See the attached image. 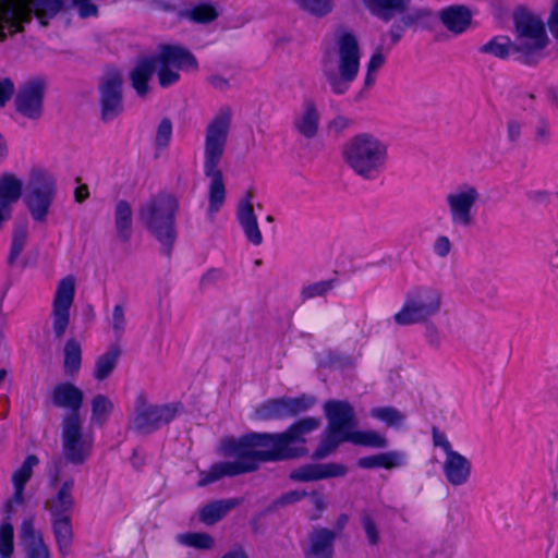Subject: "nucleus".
Instances as JSON below:
<instances>
[{"mask_svg":"<svg viewBox=\"0 0 558 558\" xmlns=\"http://www.w3.org/2000/svg\"><path fill=\"white\" fill-rule=\"evenodd\" d=\"M320 424L318 418L307 417L291 425L280 434H248L240 438L226 437L220 442L225 457L235 458L214 464L207 473H202L199 486L215 482L223 476H235L253 472L259 463L280 461L301 456L304 449L292 448L296 442H304L303 435L314 430Z\"/></svg>","mask_w":558,"mask_h":558,"instance_id":"obj_1","label":"nucleus"},{"mask_svg":"<svg viewBox=\"0 0 558 558\" xmlns=\"http://www.w3.org/2000/svg\"><path fill=\"white\" fill-rule=\"evenodd\" d=\"M62 0H0V41L9 34L23 31V24L32 20L34 13L41 25H47L46 17L57 14Z\"/></svg>","mask_w":558,"mask_h":558,"instance_id":"obj_2","label":"nucleus"},{"mask_svg":"<svg viewBox=\"0 0 558 558\" xmlns=\"http://www.w3.org/2000/svg\"><path fill=\"white\" fill-rule=\"evenodd\" d=\"M177 207V199L172 195L160 193L150 197L138 210L142 223L165 245H170L174 238L173 218Z\"/></svg>","mask_w":558,"mask_h":558,"instance_id":"obj_3","label":"nucleus"},{"mask_svg":"<svg viewBox=\"0 0 558 558\" xmlns=\"http://www.w3.org/2000/svg\"><path fill=\"white\" fill-rule=\"evenodd\" d=\"M157 64H165L180 70L183 68H195L196 60L190 51L182 47L161 46L156 57L140 60L130 73L132 86L140 96L147 94V82Z\"/></svg>","mask_w":558,"mask_h":558,"instance_id":"obj_4","label":"nucleus"},{"mask_svg":"<svg viewBox=\"0 0 558 558\" xmlns=\"http://www.w3.org/2000/svg\"><path fill=\"white\" fill-rule=\"evenodd\" d=\"M336 56L338 74L329 80L337 94L345 90L347 84L352 82L360 68V46L357 38L350 32L341 31L336 37Z\"/></svg>","mask_w":558,"mask_h":558,"instance_id":"obj_5","label":"nucleus"},{"mask_svg":"<svg viewBox=\"0 0 558 558\" xmlns=\"http://www.w3.org/2000/svg\"><path fill=\"white\" fill-rule=\"evenodd\" d=\"M386 154V147L378 141L360 135L354 137L344 150L349 166L362 177H368L377 167V162Z\"/></svg>","mask_w":558,"mask_h":558,"instance_id":"obj_6","label":"nucleus"},{"mask_svg":"<svg viewBox=\"0 0 558 558\" xmlns=\"http://www.w3.org/2000/svg\"><path fill=\"white\" fill-rule=\"evenodd\" d=\"M517 44L515 49L530 54L544 49L548 44V37L541 17L520 9L514 13Z\"/></svg>","mask_w":558,"mask_h":558,"instance_id":"obj_7","label":"nucleus"},{"mask_svg":"<svg viewBox=\"0 0 558 558\" xmlns=\"http://www.w3.org/2000/svg\"><path fill=\"white\" fill-rule=\"evenodd\" d=\"M82 425L80 413H69L63 420L62 451L73 464L84 463L92 449V440L83 436Z\"/></svg>","mask_w":558,"mask_h":558,"instance_id":"obj_8","label":"nucleus"},{"mask_svg":"<svg viewBox=\"0 0 558 558\" xmlns=\"http://www.w3.org/2000/svg\"><path fill=\"white\" fill-rule=\"evenodd\" d=\"M177 412V404H151L145 398L138 397L130 428L137 432L151 430L161 423L170 422Z\"/></svg>","mask_w":558,"mask_h":558,"instance_id":"obj_9","label":"nucleus"},{"mask_svg":"<svg viewBox=\"0 0 558 558\" xmlns=\"http://www.w3.org/2000/svg\"><path fill=\"white\" fill-rule=\"evenodd\" d=\"M366 9L384 22L401 17L404 26H410L430 15L427 10H409L410 0H362Z\"/></svg>","mask_w":558,"mask_h":558,"instance_id":"obj_10","label":"nucleus"},{"mask_svg":"<svg viewBox=\"0 0 558 558\" xmlns=\"http://www.w3.org/2000/svg\"><path fill=\"white\" fill-rule=\"evenodd\" d=\"M231 122V113L223 111L217 114L206 129L205 168H216L223 155Z\"/></svg>","mask_w":558,"mask_h":558,"instance_id":"obj_11","label":"nucleus"},{"mask_svg":"<svg viewBox=\"0 0 558 558\" xmlns=\"http://www.w3.org/2000/svg\"><path fill=\"white\" fill-rule=\"evenodd\" d=\"M433 444L445 452L442 469L448 482L456 486L464 484L471 473V464L468 459L454 451L445 435L439 434L435 427L433 428Z\"/></svg>","mask_w":558,"mask_h":558,"instance_id":"obj_12","label":"nucleus"},{"mask_svg":"<svg viewBox=\"0 0 558 558\" xmlns=\"http://www.w3.org/2000/svg\"><path fill=\"white\" fill-rule=\"evenodd\" d=\"M76 279L69 275L62 278L56 288L52 302L53 330L58 338L62 337L70 323V308L74 302Z\"/></svg>","mask_w":558,"mask_h":558,"instance_id":"obj_13","label":"nucleus"},{"mask_svg":"<svg viewBox=\"0 0 558 558\" xmlns=\"http://www.w3.org/2000/svg\"><path fill=\"white\" fill-rule=\"evenodd\" d=\"M44 84L31 81L22 86L15 97L17 112L28 119H38L41 114Z\"/></svg>","mask_w":558,"mask_h":558,"instance_id":"obj_14","label":"nucleus"},{"mask_svg":"<svg viewBox=\"0 0 558 558\" xmlns=\"http://www.w3.org/2000/svg\"><path fill=\"white\" fill-rule=\"evenodd\" d=\"M440 300L437 298L429 303H425L414 298H409L402 308L395 314L393 319L398 325H413L423 323L438 311Z\"/></svg>","mask_w":558,"mask_h":558,"instance_id":"obj_15","label":"nucleus"},{"mask_svg":"<svg viewBox=\"0 0 558 558\" xmlns=\"http://www.w3.org/2000/svg\"><path fill=\"white\" fill-rule=\"evenodd\" d=\"M122 76L117 72H108L101 84L102 118L109 119L118 113L121 107Z\"/></svg>","mask_w":558,"mask_h":558,"instance_id":"obj_16","label":"nucleus"},{"mask_svg":"<svg viewBox=\"0 0 558 558\" xmlns=\"http://www.w3.org/2000/svg\"><path fill=\"white\" fill-rule=\"evenodd\" d=\"M336 531L315 526L307 535L306 558H332Z\"/></svg>","mask_w":558,"mask_h":558,"instance_id":"obj_17","label":"nucleus"},{"mask_svg":"<svg viewBox=\"0 0 558 558\" xmlns=\"http://www.w3.org/2000/svg\"><path fill=\"white\" fill-rule=\"evenodd\" d=\"M329 428L341 433H350L355 424L354 411L347 401H328L324 405Z\"/></svg>","mask_w":558,"mask_h":558,"instance_id":"obj_18","label":"nucleus"},{"mask_svg":"<svg viewBox=\"0 0 558 558\" xmlns=\"http://www.w3.org/2000/svg\"><path fill=\"white\" fill-rule=\"evenodd\" d=\"M345 473L347 466L340 463L306 464L291 472L290 478L299 482H311L343 476Z\"/></svg>","mask_w":558,"mask_h":558,"instance_id":"obj_19","label":"nucleus"},{"mask_svg":"<svg viewBox=\"0 0 558 558\" xmlns=\"http://www.w3.org/2000/svg\"><path fill=\"white\" fill-rule=\"evenodd\" d=\"M477 191L469 187L465 191L448 195V204L454 220L468 226L471 222L470 210L477 199Z\"/></svg>","mask_w":558,"mask_h":558,"instance_id":"obj_20","label":"nucleus"},{"mask_svg":"<svg viewBox=\"0 0 558 558\" xmlns=\"http://www.w3.org/2000/svg\"><path fill=\"white\" fill-rule=\"evenodd\" d=\"M240 498L213 500L198 510V519L206 525H213L223 519L229 511L239 507Z\"/></svg>","mask_w":558,"mask_h":558,"instance_id":"obj_21","label":"nucleus"},{"mask_svg":"<svg viewBox=\"0 0 558 558\" xmlns=\"http://www.w3.org/2000/svg\"><path fill=\"white\" fill-rule=\"evenodd\" d=\"M21 539L27 558H49V551L41 535L33 526L32 520H25L21 526Z\"/></svg>","mask_w":558,"mask_h":558,"instance_id":"obj_22","label":"nucleus"},{"mask_svg":"<svg viewBox=\"0 0 558 558\" xmlns=\"http://www.w3.org/2000/svg\"><path fill=\"white\" fill-rule=\"evenodd\" d=\"M37 464L38 458L34 454H29L26 457L22 465L14 472L12 476L14 494L12 498L8 501L7 507L9 508V510H11L14 505L23 504L24 485L31 478L33 474V469Z\"/></svg>","mask_w":558,"mask_h":558,"instance_id":"obj_23","label":"nucleus"},{"mask_svg":"<svg viewBox=\"0 0 558 558\" xmlns=\"http://www.w3.org/2000/svg\"><path fill=\"white\" fill-rule=\"evenodd\" d=\"M22 186V181L13 174L0 178V225L5 219L9 206L20 198Z\"/></svg>","mask_w":558,"mask_h":558,"instance_id":"obj_24","label":"nucleus"},{"mask_svg":"<svg viewBox=\"0 0 558 558\" xmlns=\"http://www.w3.org/2000/svg\"><path fill=\"white\" fill-rule=\"evenodd\" d=\"M251 197V193H247L246 198L240 203L238 217L247 239L255 245H258L262 243V233L257 226Z\"/></svg>","mask_w":558,"mask_h":558,"instance_id":"obj_25","label":"nucleus"},{"mask_svg":"<svg viewBox=\"0 0 558 558\" xmlns=\"http://www.w3.org/2000/svg\"><path fill=\"white\" fill-rule=\"evenodd\" d=\"M53 402L59 407L70 408L71 413H78L83 402V392L70 383L61 384L53 390Z\"/></svg>","mask_w":558,"mask_h":558,"instance_id":"obj_26","label":"nucleus"},{"mask_svg":"<svg viewBox=\"0 0 558 558\" xmlns=\"http://www.w3.org/2000/svg\"><path fill=\"white\" fill-rule=\"evenodd\" d=\"M440 20L451 32L459 34L471 23V12L464 7H450L441 11Z\"/></svg>","mask_w":558,"mask_h":558,"instance_id":"obj_27","label":"nucleus"},{"mask_svg":"<svg viewBox=\"0 0 558 558\" xmlns=\"http://www.w3.org/2000/svg\"><path fill=\"white\" fill-rule=\"evenodd\" d=\"M74 485L73 480H66L59 488L56 497L47 500L46 508L52 515L65 514L74 505L71 490Z\"/></svg>","mask_w":558,"mask_h":558,"instance_id":"obj_28","label":"nucleus"},{"mask_svg":"<svg viewBox=\"0 0 558 558\" xmlns=\"http://www.w3.org/2000/svg\"><path fill=\"white\" fill-rule=\"evenodd\" d=\"M205 173L211 179L209 185V211H217L225 202L226 189L222 172L216 168H205Z\"/></svg>","mask_w":558,"mask_h":558,"instance_id":"obj_29","label":"nucleus"},{"mask_svg":"<svg viewBox=\"0 0 558 558\" xmlns=\"http://www.w3.org/2000/svg\"><path fill=\"white\" fill-rule=\"evenodd\" d=\"M52 517L53 534L60 551L64 554V550L68 548L73 538L71 519L66 514H59Z\"/></svg>","mask_w":558,"mask_h":558,"instance_id":"obj_30","label":"nucleus"},{"mask_svg":"<svg viewBox=\"0 0 558 558\" xmlns=\"http://www.w3.org/2000/svg\"><path fill=\"white\" fill-rule=\"evenodd\" d=\"M342 441H347L345 433L327 427L322 436L318 447L313 453V459L318 460L325 458L335 451Z\"/></svg>","mask_w":558,"mask_h":558,"instance_id":"obj_31","label":"nucleus"},{"mask_svg":"<svg viewBox=\"0 0 558 558\" xmlns=\"http://www.w3.org/2000/svg\"><path fill=\"white\" fill-rule=\"evenodd\" d=\"M51 194L26 193V204L32 217L39 222L45 221L49 206L52 201Z\"/></svg>","mask_w":558,"mask_h":558,"instance_id":"obj_32","label":"nucleus"},{"mask_svg":"<svg viewBox=\"0 0 558 558\" xmlns=\"http://www.w3.org/2000/svg\"><path fill=\"white\" fill-rule=\"evenodd\" d=\"M132 208L125 201H120L116 207V228L121 241L126 242L131 236Z\"/></svg>","mask_w":558,"mask_h":558,"instance_id":"obj_33","label":"nucleus"},{"mask_svg":"<svg viewBox=\"0 0 558 558\" xmlns=\"http://www.w3.org/2000/svg\"><path fill=\"white\" fill-rule=\"evenodd\" d=\"M120 354V348L114 345L97 359L94 372V376L97 380L101 381L111 374L117 365Z\"/></svg>","mask_w":558,"mask_h":558,"instance_id":"obj_34","label":"nucleus"},{"mask_svg":"<svg viewBox=\"0 0 558 558\" xmlns=\"http://www.w3.org/2000/svg\"><path fill=\"white\" fill-rule=\"evenodd\" d=\"M345 438L347 441L360 446L384 448L387 445L386 438L375 430H351L350 433H345Z\"/></svg>","mask_w":558,"mask_h":558,"instance_id":"obj_35","label":"nucleus"},{"mask_svg":"<svg viewBox=\"0 0 558 558\" xmlns=\"http://www.w3.org/2000/svg\"><path fill=\"white\" fill-rule=\"evenodd\" d=\"M318 112L313 104H306L300 120L296 123L299 132L305 137H313L318 130Z\"/></svg>","mask_w":558,"mask_h":558,"instance_id":"obj_36","label":"nucleus"},{"mask_svg":"<svg viewBox=\"0 0 558 558\" xmlns=\"http://www.w3.org/2000/svg\"><path fill=\"white\" fill-rule=\"evenodd\" d=\"M27 193L53 195V180L46 172L34 169L27 182Z\"/></svg>","mask_w":558,"mask_h":558,"instance_id":"obj_37","label":"nucleus"},{"mask_svg":"<svg viewBox=\"0 0 558 558\" xmlns=\"http://www.w3.org/2000/svg\"><path fill=\"white\" fill-rule=\"evenodd\" d=\"M400 456L397 452H385L371 457L361 458L357 461L360 468L372 469L376 466H384L392 469L398 465Z\"/></svg>","mask_w":558,"mask_h":558,"instance_id":"obj_38","label":"nucleus"},{"mask_svg":"<svg viewBox=\"0 0 558 558\" xmlns=\"http://www.w3.org/2000/svg\"><path fill=\"white\" fill-rule=\"evenodd\" d=\"M179 543L196 548L211 549L215 546V538L205 532H190L178 535Z\"/></svg>","mask_w":558,"mask_h":558,"instance_id":"obj_39","label":"nucleus"},{"mask_svg":"<svg viewBox=\"0 0 558 558\" xmlns=\"http://www.w3.org/2000/svg\"><path fill=\"white\" fill-rule=\"evenodd\" d=\"M82 350L80 343L74 339H69L64 345V369L65 373L73 375L81 367Z\"/></svg>","mask_w":558,"mask_h":558,"instance_id":"obj_40","label":"nucleus"},{"mask_svg":"<svg viewBox=\"0 0 558 558\" xmlns=\"http://www.w3.org/2000/svg\"><path fill=\"white\" fill-rule=\"evenodd\" d=\"M371 415L389 427L400 426L404 420V415L392 407L374 408L371 411Z\"/></svg>","mask_w":558,"mask_h":558,"instance_id":"obj_41","label":"nucleus"},{"mask_svg":"<svg viewBox=\"0 0 558 558\" xmlns=\"http://www.w3.org/2000/svg\"><path fill=\"white\" fill-rule=\"evenodd\" d=\"M256 415L262 420H270L287 415L283 399L266 401L257 408Z\"/></svg>","mask_w":558,"mask_h":558,"instance_id":"obj_42","label":"nucleus"},{"mask_svg":"<svg viewBox=\"0 0 558 558\" xmlns=\"http://www.w3.org/2000/svg\"><path fill=\"white\" fill-rule=\"evenodd\" d=\"M113 409V403L104 395H97L92 400V420L104 423L106 416Z\"/></svg>","mask_w":558,"mask_h":558,"instance_id":"obj_43","label":"nucleus"},{"mask_svg":"<svg viewBox=\"0 0 558 558\" xmlns=\"http://www.w3.org/2000/svg\"><path fill=\"white\" fill-rule=\"evenodd\" d=\"M298 4L315 16H324L332 9L331 0H296Z\"/></svg>","mask_w":558,"mask_h":558,"instance_id":"obj_44","label":"nucleus"},{"mask_svg":"<svg viewBox=\"0 0 558 558\" xmlns=\"http://www.w3.org/2000/svg\"><path fill=\"white\" fill-rule=\"evenodd\" d=\"M13 551V526L3 523L0 527V558H10Z\"/></svg>","mask_w":558,"mask_h":558,"instance_id":"obj_45","label":"nucleus"},{"mask_svg":"<svg viewBox=\"0 0 558 558\" xmlns=\"http://www.w3.org/2000/svg\"><path fill=\"white\" fill-rule=\"evenodd\" d=\"M287 415H296L306 411L313 403L314 399L310 397H300L294 399H283Z\"/></svg>","mask_w":558,"mask_h":558,"instance_id":"obj_46","label":"nucleus"},{"mask_svg":"<svg viewBox=\"0 0 558 558\" xmlns=\"http://www.w3.org/2000/svg\"><path fill=\"white\" fill-rule=\"evenodd\" d=\"M186 15L196 23H208L217 17V12L210 5H199L190 10Z\"/></svg>","mask_w":558,"mask_h":558,"instance_id":"obj_47","label":"nucleus"},{"mask_svg":"<svg viewBox=\"0 0 558 558\" xmlns=\"http://www.w3.org/2000/svg\"><path fill=\"white\" fill-rule=\"evenodd\" d=\"M511 47L512 44L508 39L505 43H500L497 39H493L489 43L482 46L481 51L483 53H492L497 58L504 59L509 54Z\"/></svg>","mask_w":558,"mask_h":558,"instance_id":"obj_48","label":"nucleus"},{"mask_svg":"<svg viewBox=\"0 0 558 558\" xmlns=\"http://www.w3.org/2000/svg\"><path fill=\"white\" fill-rule=\"evenodd\" d=\"M362 525L365 531L367 542L371 546H376L379 543V531L375 520L369 513L362 514Z\"/></svg>","mask_w":558,"mask_h":558,"instance_id":"obj_49","label":"nucleus"},{"mask_svg":"<svg viewBox=\"0 0 558 558\" xmlns=\"http://www.w3.org/2000/svg\"><path fill=\"white\" fill-rule=\"evenodd\" d=\"M311 499V502L315 509L313 513H311L310 519L312 521H317L320 519L322 513L327 509L328 502L324 494L317 490H313L307 494Z\"/></svg>","mask_w":558,"mask_h":558,"instance_id":"obj_50","label":"nucleus"},{"mask_svg":"<svg viewBox=\"0 0 558 558\" xmlns=\"http://www.w3.org/2000/svg\"><path fill=\"white\" fill-rule=\"evenodd\" d=\"M26 240V232L23 230H19L14 233L11 252L9 255V264H14L17 256L23 250L24 243Z\"/></svg>","mask_w":558,"mask_h":558,"instance_id":"obj_51","label":"nucleus"},{"mask_svg":"<svg viewBox=\"0 0 558 558\" xmlns=\"http://www.w3.org/2000/svg\"><path fill=\"white\" fill-rule=\"evenodd\" d=\"M72 5L77 9L78 15L83 19L95 16L98 13L97 5L90 0H72Z\"/></svg>","mask_w":558,"mask_h":558,"instance_id":"obj_52","label":"nucleus"},{"mask_svg":"<svg viewBox=\"0 0 558 558\" xmlns=\"http://www.w3.org/2000/svg\"><path fill=\"white\" fill-rule=\"evenodd\" d=\"M158 78L161 86L166 87L179 80V74L174 71L172 66H168L165 64H158Z\"/></svg>","mask_w":558,"mask_h":558,"instance_id":"obj_53","label":"nucleus"},{"mask_svg":"<svg viewBox=\"0 0 558 558\" xmlns=\"http://www.w3.org/2000/svg\"><path fill=\"white\" fill-rule=\"evenodd\" d=\"M172 132L171 122L168 119H163L157 130L156 143L158 146H166L170 140Z\"/></svg>","mask_w":558,"mask_h":558,"instance_id":"obj_54","label":"nucleus"},{"mask_svg":"<svg viewBox=\"0 0 558 558\" xmlns=\"http://www.w3.org/2000/svg\"><path fill=\"white\" fill-rule=\"evenodd\" d=\"M305 496H307V493L304 492V490H292V492H289V493L283 494L282 496H280L276 500L275 506H277V507H286V506H289V505H292V504H295V502L300 501Z\"/></svg>","mask_w":558,"mask_h":558,"instance_id":"obj_55","label":"nucleus"},{"mask_svg":"<svg viewBox=\"0 0 558 558\" xmlns=\"http://www.w3.org/2000/svg\"><path fill=\"white\" fill-rule=\"evenodd\" d=\"M384 60H385L384 54L380 51H377L372 56V58L367 64V75L365 78V85L368 86L372 84V82H373L372 74L383 65Z\"/></svg>","mask_w":558,"mask_h":558,"instance_id":"obj_56","label":"nucleus"},{"mask_svg":"<svg viewBox=\"0 0 558 558\" xmlns=\"http://www.w3.org/2000/svg\"><path fill=\"white\" fill-rule=\"evenodd\" d=\"M14 92V85L10 78L0 80V107H3L11 98Z\"/></svg>","mask_w":558,"mask_h":558,"instance_id":"obj_57","label":"nucleus"},{"mask_svg":"<svg viewBox=\"0 0 558 558\" xmlns=\"http://www.w3.org/2000/svg\"><path fill=\"white\" fill-rule=\"evenodd\" d=\"M329 281H323L315 284H312L303 290V295L305 298H313L315 295H322L330 289Z\"/></svg>","mask_w":558,"mask_h":558,"instance_id":"obj_58","label":"nucleus"},{"mask_svg":"<svg viewBox=\"0 0 558 558\" xmlns=\"http://www.w3.org/2000/svg\"><path fill=\"white\" fill-rule=\"evenodd\" d=\"M548 28L551 35L558 39V0H555L550 15L547 21Z\"/></svg>","mask_w":558,"mask_h":558,"instance_id":"obj_59","label":"nucleus"},{"mask_svg":"<svg viewBox=\"0 0 558 558\" xmlns=\"http://www.w3.org/2000/svg\"><path fill=\"white\" fill-rule=\"evenodd\" d=\"M450 247H451L450 241L446 236L438 238L435 243V250H436L437 254L440 256H446L449 253Z\"/></svg>","mask_w":558,"mask_h":558,"instance_id":"obj_60","label":"nucleus"},{"mask_svg":"<svg viewBox=\"0 0 558 558\" xmlns=\"http://www.w3.org/2000/svg\"><path fill=\"white\" fill-rule=\"evenodd\" d=\"M124 324V313L120 305H117L113 310V328L117 331L122 330Z\"/></svg>","mask_w":558,"mask_h":558,"instance_id":"obj_61","label":"nucleus"},{"mask_svg":"<svg viewBox=\"0 0 558 558\" xmlns=\"http://www.w3.org/2000/svg\"><path fill=\"white\" fill-rule=\"evenodd\" d=\"M88 197V189L86 185H80L75 190V201L81 203Z\"/></svg>","mask_w":558,"mask_h":558,"instance_id":"obj_62","label":"nucleus"},{"mask_svg":"<svg viewBox=\"0 0 558 558\" xmlns=\"http://www.w3.org/2000/svg\"><path fill=\"white\" fill-rule=\"evenodd\" d=\"M61 461H58L56 464H54V470L51 474V484L52 485H57L59 480H60V473H61Z\"/></svg>","mask_w":558,"mask_h":558,"instance_id":"obj_63","label":"nucleus"},{"mask_svg":"<svg viewBox=\"0 0 558 558\" xmlns=\"http://www.w3.org/2000/svg\"><path fill=\"white\" fill-rule=\"evenodd\" d=\"M349 517L345 513L340 514L336 521V533L341 532L344 525L348 523Z\"/></svg>","mask_w":558,"mask_h":558,"instance_id":"obj_64","label":"nucleus"}]
</instances>
